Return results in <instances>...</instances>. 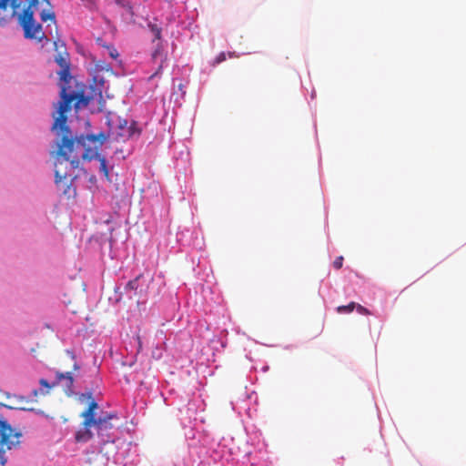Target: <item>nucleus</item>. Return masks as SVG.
<instances>
[{"label": "nucleus", "mask_w": 466, "mask_h": 466, "mask_svg": "<svg viewBox=\"0 0 466 466\" xmlns=\"http://www.w3.org/2000/svg\"><path fill=\"white\" fill-rule=\"evenodd\" d=\"M58 75L60 80L63 82L60 92L61 101L59 102L57 109L58 116L55 118L52 129H59L63 135L61 142L57 145L59 156H66L67 158L71 160L72 166L76 167L78 164V156L75 151L85 144V139L80 138L77 141L72 139L71 131L66 126V113L71 109V104L73 102L75 103V108L78 110L81 107L88 106L90 99L85 96L83 92L67 91L66 85L72 79L70 76V66H66V68L61 69Z\"/></svg>", "instance_id": "obj_1"}, {"label": "nucleus", "mask_w": 466, "mask_h": 466, "mask_svg": "<svg viewBox=\"0 0 466 466\" xmlns=\"http://www.w3.org/2000/svg\"><path fill=\"white\" fill-rule=\"evenodd\" d=\"M80 138L85 139V144L75 151L78 156V164L76 167L72 166L71 160L68 159L66 156H59L58 150L56 155L55 183L57 188L68 198L75 197L76 195V189L71 187L76 175L70 173V171H74L79 167L80 158L87 160H91L94 157L97 158L99 160V171L107 180H109V171L106 158L100 156L97 152H93L90 148L86 147L87 142L93 143L96 148L102 146L106 140V135L104 133H99L98 135H89L86 137L81 136L75 139V141H77ZM72 139L74 140V138Z\"/></svg>", "instance_id": "obj_2"}, {"label": "nucleus", "mask_w": 466, "mask_h": 466, "mask_svg": "<svg viewBox=\"0 0 466 466\" xmlns=\"http://www.w3.org/2000/svg\"><path fill=\"white\" fill-rule=\"evenodd\" d=\"M38 0H26L27 5L18 14L22 1L18 0V5H14L12 1L8 0L5 6H0V25H4L17 17V22L24 30V35L28 39H35L38 42L46 38L43 31L42 25L37 23L34 17V7L38 5Z\"/></svg>", "instance_id": "obj_3"}, {"label": "nucleus", "mask_w": 466, "mask_h": 466, "mask_svg": "<svg viewBox=\"0 0 466 466\" xmlns=\"http://www.w3.org/2000/svg\"><path fill=\"white\" fill-rule=\"evenodd\" d=\"M117 420L118 416L116 412H110L101 410L99 415L95 418V423L85 425L78 429L75 434L74 439L77 443H86L93 438L92 428L96 431L98 437L101 439V442L108 443L114 442L115 437L113 430L116 428L112 424V420Z\"/></svg>", "instance_id": "obj_4"}, {"label": "nucleus", "mask_w": 466, "mask_h": 466, "mask_svg": "<svg viewBox=\"0 0 466 466\" xmlns=\"http://www.w3.org/2000/svg\"><path fill=\"white\" fill-rule=\"evenodd\" d=\"M109 132L106 137L116 141H126L134 136H139L140 131L136 127V122L128 125L127 120L120 118L116 114L109 113L106 117Z\"/></svg>", "instance_id": "obj_5"}, {"label": "nucleus", "mask_w": 466, "mask_h": 466, "mask_svg": "<svg viewBox=\"0 0 466 466\" xmlns=\"http://www.w3.org/2000/svg\"><path fill=\"white\" fill-rule=\"evenodd\" d=\"M233 442L232 437H223L221 440L213 444L209 448V456L214 461L221 462V466H226V457L228 456V449L229 447V443Z\"/></svg>", "instance_id": "obj_6"}, {"label": "nucleus", "mask_w": 466, "mask_h": 466, "mask_svg": "<svg viewBox=\"0 0 466 466\" xmlns=\"http://www.w3.org/2000/svg\"><path fill=\"white\" fill-rule=\"evenodd\" d=\"M228 456L226 457L227 463L234 462V461H242L244 463L246 461L250 463L251 466H254L256 464L255 458L252 455V452L250 451H244L242 454V451L239 447H236L234 444V441L232 443H229V447L228 449Z\"/></svg>", "instance_id": "obj_7"}, {"label": "nucleus", "mask_w": 466, "mask_h": 466, "mask_svg": "<svg viewBox=\"0 0 466 466\" xmlns=\"http://www.w3.org/2000/svg\"><path fill=\"white\" fill-rule=\"evenodd\" d=\"M101 410L100 406L94 398L88 401L86 409L80 414V417L84 419L82 427L95 423V418L99 415Z\"/></svg>", "instance_id": "obj_8"}, {"label": "nucleus", "mask_w": 466, "mask_h": 466, "mask_svg": "<svg viewBox=\"0 0 466 466\" xmlns=\"http://www.w3.org/2000/svg\"><path fill=\"white\" fill-rule=\"evenodd\" d=\"M62 380H65V384L63 385L64 386V391L66 393V396H72L75 394V391H74V382H75V379H74V376L72 374V372H60V371H57V381H58V384L62 381Z\"/></svg>", "instance_id": "obj_9"}, {"label": "nucleus", "mask_w": 466, "mask_h": 466, "mask_svg": "<svg viewBox=\"0 0 466 466\" xmlns=\"http://www.w3.org/2000/svg\"><path fill=\"white\" fill-rule=\"evenodd\" d=\"M147 398L150 401L154 400L157 398H160L166 405H172L173 403L168 401V397L167 396L166 391L163 389H160L158 381L157 382L156 388L153 385L147 389Z\"/></svg>", "instance_id": "obj_10"}, {"label": "nucleus", "mask_w": 466, "mask_h": 466, "mask_svg": "<svg viewBox=\"0 0 466 466\" xmlns=\"http://www.w3.org/2000/svg\"><path fill=\"white\" fill-rule=\"evenodd\" d=\"M152 58L154 60L160 58V65L158 66L157 71L152 76H150L149 79H152L153 77L160 74L163 67V62L167 59L166 56L162 54V46L160 43L157 44L155 51L153 52Z\"/></svg>", "instance_id": "obj_11"}, {"label": "nucleus", "mask_w": 466, "mask_h": 466, "mask_svg": "<svg viewBox=\"0 0 466 466\" xmlns=\"http://www.w3.org/2000/svg\"><path fill=\"white\" fill-rule=\"evenodd\" d=\"M39 384L40 386L43 388L41 389L40 390L42 391L43 394H46L49 392V390H51L52 388L56 387V385H58V381H57V372L56 373V379L54 381H49L48 380L45 379V378H41L39 380Z\"/></svg>", "instance_id": "obj_12"}, {"label": "nucleus", "mask_w": 466, "mask_h": 466, "mask_svg": "<svg viewBox=\"0 0 466 466\" xmlns=\"http://www.w3.org/2000/svg\"><path fill=\"white\" fill-rule=\"evenodd\" d=\"M10 438L11 437L6 433L3 434L1 438L2 447L5 446L8 451H11L21 444L20 441H13Z\"/></svg>", "instance_id": "obj_13"}, {"label": "nucleus", "mask_w": 466, "mask_h": 466, "mask_svg": "<svg viewBox=\"0 0 466 466\" xmlns=\"http://www.w3.org/2000/svg\"><path fill=\"white\" fill-rule=\"evenodd\" d=\"M17 410L27 411L35 413V415L46 418V420H52L53 418L46 414L44 410L36 408H26V407H17Z\"/></svg>", "instance_id": "obj_14"}, {"label": "nucleus", "mask_w": 466, "mask_h": 466, "mask_svg": "<svg viewBox=\"0 0 466 466\" xmlns=\"http://www.w3.org/2000/svg\"><path fill=\"white\" fill-rule=\"evenodd\" d=\"M354 307H356V302L351 301L348 305H340L336 307L335 310L339 314H349L355 309Z\"/></svg>", "instance_id": "obj_15"}, {"label": "nucleus", "mask_w": 466, "mask_h": 466, "mask_svg": "<svg viewBox=\"0 0 466 466\" xmlns=\"http://www.w3.org/2000/svg\"><path fill=\"white\" fill-rule=\"evenodd\" d=\"M40 18L43 22L51 21L53 23H56V15L55 13L50 9H44L40 13Z\"/></svg>", "instance_id": "obj_16"}, {"label": "nucleus", "mask_w": 466, "mask_h": 466, "mask_svg": "<svg viewBox=\"0 0 466 466\" xmlns=\"http://www.w3.org/2000/svg\"><path fill=\"white\" fill-rule=\"evenodd\" d=\"M148 28L151 31V33L154 35L153 41L161 39V32H162L161 27H159L157 24L149 23Z\"/></svg>", "instance_id": "obj_17"}, {"label": "nucleus", "mask_w": 466, "mask_h": 466, "mask_svg": "<svg viewBox=\"0 0 466 466\" xmlns=\"http://www.w3.org/2000/svg\"><path fill=\"white\" fill-rule=\"evenodd\" d=\"M10 423L3 415L0 414V439L3 434L5 433L6 430H9Z\"/></svg>", "instance_id": "obj_18"}, {"label": "nucleus", "mask_w": 466, "mask_h": 466, "mask_svg": "<svg viewBox=\"0 0 466 466\" xmlns=\"http://www.w3.org/2000/svg\"><path fill=\"white\" fill-rule=\"evenodd\" d=\"M5 433L10 437L15 438L16 441H20L19 439L23 436V432L20 430H16L11 424L9 430H6Z\"/></svg>", "instance_id": "obj_19"}, {"label": "nucleus", "mask_w": 466, "mask_h": 466, "mask_svg": "<svg viewBox=\"0 0 466 466\" xmlns=\"http://www.w3.org/2000/svg\"><path fill=\"white\" fill-rule=\"evenodd\" d=\"M93 390H88L85 392H82L79 394V397H78V400L83 403L84 401L86 400H91L93 399Z\"/></svg>", "instance_id": "obj_20"}, {"label": "nucleus", "mask_w": 466, "mask_h": 466, "mask_svg": "<svg viewBox=\"0 0 466 466\" xmlns=\"http://www.w3.org/2000/svg\"><path fill=\"white\" fill-rule=\"evenodd\" d=\"M56 62L59 65L61 69L66 68V66H69L66 57L63 56L61 54L56 56Z\"/></svg>", "instance_id": "obj_21"}, {"label": "nucleus", "mask_w": 466, "mask_h": 466, "mask_svg": "<svg viewBox=\"0 0 466 466\" xmlns=\"http://www.w3.org/2000/svg\"><path fill=\"white\" fill-rule=\"evenodd\" d=\"M354 308H355L354 310H356L360 315H371L372 314L371 311L368 308H366L357 302H356V307H354Z\"/></svg>", "instance_id": "obj_22"}, {"label": "nucleus", "mask_w": 466, "mask_h": 466, "mask_svg": "<svg viewBox=\"0 0 466 466\" xmlns=\"http://www.w3.org/2000/svg\"><path fill=\"white\" fill-rule=\"evenodd\" d=\"M141 279H143V276L142 275H139L137 276L135 279L133 280H130L128 283H127V288L129 289H139V281L141 280Z\"/></svg>", "instance_id": "obj_23"}, {"label": "nucleus", "mask_w": 466, "mask_h": 466, "mask_svg": "<svg viewBox=\"0 0 466 466\" xmlns=\"http://www.w3.org/2000/svg\"><path fill=\"white\" fill-rule=\"evenodd\" d=\"M122 294L123 293H113L112 296L108 297V301L113 305L117 304L122 299Z\"/></svg>", "instance_id": "obj_24"}, {"label": "nucleus", "mask_w": 466, "mask_h": 466, "mask_svg": "<svg viewBox=\"0 0 466 466\" xmlns=\"http://www.w3.org/2000/svg\"><path fill=\"white\" fill-rule=\"evenodd\" d=\"M38 393H39L38 389H33L31 390V392L26 396L27 397L26 402L35 401V398L37 397Z\"/></svg>", "instance_id": "obj_25"}, {"label": "nucleus", "mask_w": 466, "mask_h": 466, "mask_svg": "<svg viewBox=\"0 0 466 466\" xmlns=\"http://www.w3.org/2000/svg\"><path fill=\"white\" fill-rule=\"evenodd\" d=\"M344 258L342 256H339L336 258V259L333 261V268L335 269H339L342 268Z\"/></svg>", "instance_id": "obj_26"}, {"label": "nucleus", "mask_w": 466, "mask_h": 466, "mask_svg": "<svg viewBox=\"0 0 466 466\" xmlns=\"http://www.w3.org/2000/svg\"><path fill=\"white\" fill-rule=\"evenodd\" d=\"M7 463V457L4 447H0V465L5 466Z\"/></svg>", "instance_id": "obj_27"}, {"label": "nucleus", "mask_w": 466, "mask_h": 466, "mask_svg": "<svg viewBox=\"0 0 466 466\" xmlns=\"http://www.w3.org/2000/svg\"><path fill=\"white\" fill-rule=\"evenodd\" d=\"M5 395L9 398L11 396H13L14 398H15L17 400L19 401H26V399L27 397H25V395H21V394H13L11 395L9 392H5Z\"/></svg>", "instance_id": "obj_28"}, {"label": "nucleus", "mask_w": 466, "mask_h": 466, "mask_svg": "<svg viewBox=\"0 0 466 466\" xmlns=\"http://www.w3.org/2000/svg\"><path fill=\"white\" fill-rule=\"evenodd\" d=\"M66 353L73 360H76L77 359L76 353L73 349H66Z\"/></svg>", "instance_id": "obj_29"}, {"label": "nucleus", "mask_w": 466, "mask_h": 466, "mask_svg": "<svg viewBox=\"0 0 466 466\" xmlns=\"http://www.w3.org/2000/svg\"><path fill=\"white\" fill-rule=\"evenodd\" d=\"M225 60H226V54L222 52V53H220V54L216 57V59H215V63H216V64H219V63H221V62H223V61H225Z\"/></svg>", "instance_id": "obj_30"}, {"label": "nucleus", "mask_w": 466, "mask_h": 466, "mask_svg": "<svg viewBox=\"0 0 466 466\" xmlns=\"http://www.w3.org/2000/svg\"><path fill=\"white\" fill-rule=\"evenodd\" d=\"M162 357V352L159 350L158 348H157L154 351H153V358L157 359V360H159L161 359Z\"/></svg>", "instance_id": "obj_31"}, {"label": "nucleus", "mask_w": 466, "mask_h": 466, "mask_svg": "<svg viewBox=\"0 0 466 466\" xmlns=\"http://www.w3.org/2000/svg\"><path fill=\"white\" fill-rule=\"evenodd\" d=\"M0 408H5V409H7V410H17V407H13V406L5 404V403H3L1 401H0Z\"/></svg>", "instance_id": "obj_32"}, {"label": "nucleus", "mask_w": 466, "mask_h": 466, "mask_svg": "<svg viewBox=\"0 0 466 466\" xmlns=\"http://www.w3.org/2000/svg\"><path fill=\"white\" fill-rule=\"evenodd\" d=\"M194 295H195L196 300L200 299L201 301H203L205 299L204 293L196 292V293H194Z\"/></svg>", "instance_id": "obj_33"}, {"label": "nucleus", "mask_w": 466, "mask_h": 466, "mask_svg": "<svg viewBox=\"0 0 466 466\" xmlns=\"http://www.w3.org/2000/svg\"><path fill=\"white\" fill-rule=\"evenodd\" d=\"M166 393H167V397H168V399H169L171 396L175 395L177 392H176L175 389H168V390L166 391Z\"/></svg>", "instance_id": "obj_34"}, {"label": "nucleus", "mask_w": 466, "mask_h": 466, "mask_svg": "<svg viewBox=\"0 0 466 466\" xmlns=\"http://www.w3.org/2000/svg\"><path fill=\"white\" fill-rule=\"evenodd\" d=\"M111 57L116 58L118 56V53L115 48H112L109 52Z\"/></svg>", "instance_id": "obj_35"}, {"label": "nucleus", "mask_w": 466, "mask_h": 466, "mask_svg": "<svg viewBox=\"0 0 466 466\" xmlns=\"http://www.w3.org/2000/svg\"><path fill=\"white\" fill-rule=\"evenodd\" d=\"M74 361H75V363H74V365H73V369H74V370H78L81 368V366H80V364L76 361V360H74Z\"/></svg>", "instance_id": "obj_36"}, {"label": "nucleus", "mask_w": 466, "mask_h": 466, "mask_svg": "<svg viewBox=\"0 0 466 466\" xmlns=\"http://www.w3.org/2000/svg\"><path fill=\"white\" fill-rule=\"evenodd\" d=\"M343 461H344V457H340V458H339V459L337 460V463H338V464H342Z\"/></svg>", "instance_id": "obj_37"}, {"label": "nucleus", "mask_w": 466, "mask_h": 466, "mask_svg": "<svg viewBox=\"0 0 466 466\" xmlns=\"http://www.w3.org/2000/svg\"><path fill=\"white\" fill-rule=\"evenodd\" d=\"M268 366H267V365L262 368L263 372L268 371Z\"/></svg>", "instance_id": "obj_38"}, {"label": "nucleus", "mask_w": 466, "mask_h": 466, "mask_svg": "<svg viewBox=\"0 0 466 466\" xmlns=\"http://www.w3.org/2000/svg\"><path fill=\"white\" fill-rule=\"evenodd\" d=\"M187 295H188V299H187V300L191 299H192V293H191V292H188V293H187Z\"/></svg>", "instance_id": "obj_39"}, {"label": "nucleus", "mask_w": 466, "mask_h": 466, "mask_svg": "<svg viewBox=\"0 0 466 466\" xmlns=\"http://www.w3.org/2000/svg\"><path fill=\"white\" fill-rule=\"evenodd\" d=\"M322 300H323V303L326 304L327 303V300H326V298L325 297H322ZM325 307H327V305H325Z\"/></svg>", "instance_id": "obj_40"}, {"label": "nucleus", "mask_w": 466, "mask_h": 466, "mask_svg": "<svg viewBox=\"0 0 466 466\" xmlns=\"http://www.w3.org/2000/svg\"><path fill=\"white\" fill-rule=\"evenodd\" d=\"M173 466H181V465H179L178 463L175 462V463L173 464ZM182 466H187V465H186V464L184 463Z\"/></svg>", "instance_id": "obj_41"}]
</instances>
